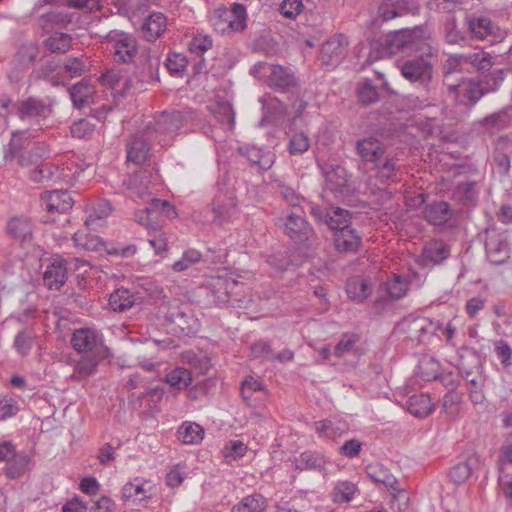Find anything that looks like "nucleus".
<instances>
[{
    "label": "nucleus",
    "instance_id": "f257e3e1",
    "mask_svg": "<svg viewBox=\"0 0 512 512\" xmlns=\"http://www.w3.org/2000/svg\"><path fill=\"white\" fill-rule=\"evenodd\" d=\"M403 53L413 58L400 66L402 76L411 83L427 86L433 78L432 58L437 49L424 34H379L370 41L368 60L375 62Z\"/></svg>",
    "mask_w": 512,
    "mask_h": 512
},
{
    "label": "nucleus",
    "instance_id": "f03ea898",
    "mask_svg": "<svg viewBox=\"0 0 512 512\" xmlns=\"http://www.w3.org/2000/svg\"><path fill=\"white\" fill-rule=\"evenodd\" d=\"M309 214L317 224H325L333 232L334 248L341 254H355L362 244V237L352 227V213L344 208L322 207L310 204Z\"/></svg>",
    "mask_w": 512,
    "mask_h": 512
},
{
    "label": "nucleus",
    "instance_id": "7ed1b4c3",
    "mask_svg": "<svg viewBox=\"0 0 512 512\" xmlns=\"http://www.w3.org/2000/svg\"><path fill=\"white\" fill-rule=\"evenodd\" d=\"M505 78L503 69H494L489 74L481 77H459V82L450 84L447 88L459 105L468 109L476 106L479 100L487 94L497 92Z\"/></svg>",
    "mask_w": 512,
    "mask_h": 512
},
{
    "label": "nucleus",
    "instance_id": "20e7f679",
    "mask_svg": "<svg viewBox=\"0 0 512 512\" xmlns=\"http://www.w3.org/2000/svg\"><path fill=\"white\" fill-rule=\"evenodd\" d=\"M266 84L276 92L287 94V98L294 110V120L302 116L308 106V102L303 99L300 80L291 67L273 64L267 75Z\"/></svg>",
    "mask_w": 512,
    "mask_h": 512
},
{
    "label": "nucleus",
    "instance_id": "39448f33",
    "mask_svg": "<svg viewBox=\"0 0 512 512\" xmlns=\"http://www.w3.org/2000/svg\"><path fill=\"white\" fill-rule=\"evenodd\" d=\"M186 112L179 110L163 111L153 122L145 125L146 133L161 146H167L174 139L176 132L188 121Z\"/></svg>",
    "mask_w": 512,
    "mask_h": 512
},
{
    "label": "nucleus",
    "instance_id": "423d86ee",
    "mask_svg": "<svg viewBox=\"0 0 512 512\" xmlns=\"http://www.w3.org/2000/svg\"><path fill=\"white\" fill-rule=\"evenodd\" d=\"M289 239L296 245L309 248L315 244L318 237L309 224L302 216L295 213H289L286 216L277 218L275 223Z\"/></svg>",
    "mask_w": 512,
    "mask_h": 512
},
{
    "label": "nucleus",
    "instance_id": "0eeeda50",
    "mask_svg": "<svg viewBox=\"0 0 512 512\" xmlns=\"http://www.w3.org/2000/svg\"><path fill=\"white\" fill-rule=\"evenodd\" d=\"M211 23L215 32H242L247 26V12L244 5L234 3L231 7L214 10Z\"/></svg>",
    "mask_w": 512,
    "mask_h": 512
},
{
    "label": "nucleus",
    "instance_id": "6e6552de",
    "mask_svg": "<svg viewBox=\"0 0 512 512\" xmlns=\"http://www.w3.org/2000/svg\"><path fill=\"white\" fill-rule=\"evenodd\" d=\"M483 236L487 260L493 265L506 263L511 254V247L506 231L492 226L485 229Z\"/></svg>",
    "mask_w": 512,
    "mask_h": 512
},
{
    "label": "nucleus",
    "instance_id": "1a4fd4ad",
    "mask_svg": "<svg viewBox=\"0 0 512 512\" xmlns=\"http://www.w3.org/2000/svg\"><path fill=\"white\" fill-rule=\"evenodd\" d=\"M73 240L77 246L82 247L87 251H105L107 255L111 256L128 258L133 256L137 251L136 246L133 244L119 247H108L101 237L90 233L76 232L73 236Z\"/></svg>",
    "mask_w": 512,
    "mask_h": 512
},
{
    "label": "nucleus",
    "instance_id": "9d476101",
    "mask_svg": "<svg viewBox=\"0 0 512 512\" xmlns=\"http://www.w3.org/2000/svg\"><path fill=\"white\" fill-rule=\"evenodd\" d=\"M240 288L239 282L232 278L217 277L210 282L207 297L217 306L234 305L240 301L237 297Z\"/></svg>",
    "mask_w": 512,
    "mask_h": 512
},
{
    "label": "nucleus",
    "instance_id": "9b49d317",
    "mask_svg": "<svg viewBox=\"0 0 512 512\" xmlns=\"http://www.w3.org/2000/svg\"><path fill=\"white\" fill-rule=\"evenodd\" d=\"M13 109L22 121L32 120L35 123L47 119L53 111L50 103L32 96L15 102Z\"/></svg>",
    "mask_w": 512,
    "mask_h": 512
},
{
    "label": "nucleus",
    "instance_id": "f8f14e48",
    "mask_svg": "<svg viewBox=\"0 0 512 512\" xmlns=\"http://www.w3.org/2000/svg\"><path fill=\"white\" fill-rule=\"evenodd\" d=\"M152 142L157 141L150 138L148 133H146L145 127L131 135L126 141L127 161L136 165L145 163L148 159Z\"/></svg>",
    "mask_w": 512,
    "mask_h": 512
},
{
    "label": "nucleus",
    "instance_id": "ddd939ff",
    "mask_svg": "<svg viewBox=\"0 0 512 512\" xmlns=\"http://www.w3.org/2000/svg\"><path fill=\"white\" fill-rule=\"evenodd\" d=\"M106 34L104 39L108 41L110 52L116 63H130L138 53V44L136 39L130 34H117V38H109Z\"/></svg>",
    "mask_w": 512,
    "mask_h": 512
},
{
    "label": "nucleus",
    "instance_id": "4468645a",
    "mask_svg": "<svg viewBox=\"0 0 512 512\" xmlns=\"http://www.w3.org/2000/svg\"><path fill=\"white\" fill-rule=\"evenodd\" d=\"M385 152L384 143L374 136L363 137L355 142V153L364 165H376Z\"/></svg>",
    "mask_w": 512,
    "mask_h": 512
},
{
    "label": "nucleus",
    "instance_id": "2eb2a0df",
    "mask_svg": "<svg viewBox=\"0 0 512 512\" xmlns=\"http://www.w3.org/2000/svg\"><path fill=\"white\" fill-rule=\"evenodd\" d=\"M348 45L345 34H333L321 46L320 59L323 65L335 66L345 55Z\"/></svg>",
    "mask_w": 512,
    "mask_h": 512
},
{
    "label": "nucleus",
    "instance_id": "dca6fc26",
    "mask_svg": "<svg viewBox=\"0 0 512 512\" xmlns=\"http://www.w3.org/2000/svg\"><path fill=\"white\" fill-rule=\"evenodd\" d=\"M34 224L32 220L24 215L13 216L8 219L5 232L13 241L24 245L33 240Z\"/></svg>",
    "mask_w": 512,
    "mask_h": 512
},
{
    "label": "nucleus",
    "instance_id": "f3484780",
    "mask_svg": "<svg viewBox=\"0 0 512 512\" xmlns=\"http://www.w3.org/2000/svg\"><path fill=\"white\" fill-rule=\"evenodd\" d=\"M457 354V367L461 378H468V376L483 373L482 359L477 350L462 346L458 349Z\"/></svg>",
    "mask_w": 512,
    "mask_h": 512
},
{
    "label": "nucleus",
    "instance_id": "a211bd4d",
    "mask_svg": "<svg viewBox=\"0 0 512 512\" xmlns=\"http://www.w3.org/2000/svg\"><path fill=\"white\" fill-rule=\"evenodd\" d=\"M67 279V261L60 256L53 258L43 273L44 286L49 290H59Z\"/></svg>",
    "mask_w": 512,
    "mask_h": 512
},
{
    "label": "nucleus",
    "instance_id": "6ab92c4d",
    "mask_svg": "<svg viewBox=\"0 0 512 512\" xmlns=\"http://www.w3.org/2000/svg\"><path fill=\"white\" fill-rule=\"evenodd\" d=\"M213 222L222 225L228 222L236 212L237 200L230 192H219L211 203Z\"/></svg>",
    "mask_w": 512,
    "mask_h": 512
},
{
    "label": "nucleus",
    "instance_id": "aec40b11",
    "mask_svg": "<svg viewBox=\"0 0 512 512\" xmlns=\"http://www.w3.org/2000/svg\"><path fill=\"white\" fill-rule=\"evenodd\" d=\"M127 189L130 197L148 203L153 194L151 174L147 170L134 173L127 182Z\"/></svg>",
    "mask_w": 512,
    "mask_h": 512
},
{
    "label": "nucleus",
    "instance_id": "412c9836",
    "mask_svg": "<svg viewBox=\"0 0 512 512\" xmlns=\"http://www.w3.org/2000/svg\"><path fill=\"white\" fill-rule=\"evenodd\" d=\"M74 16L75 14H68L63 9L56 8L40 16L39 26L43 32H58V30L69 29ZM74 29V26L70 27V30Z\"/></svg>",
    "mask_w": 512,
    "mask_h": 512
},
{
    "label": "nucleus",
    "instance_id": "4be33fe9",
    "mask_svg": "<svg viewBox=\"0 0 512 512\" xmlns=\"http://www.w3.org/2000/svg\"><path fill=\"white\" fill-rule=\"evenodd\" d=\"M478 124L488 133H497L509 128L512 124V104L506 105L500 110L486 115L478 121Z\"/></svg>",
    "mask_w": 512,
    "mask_h": 512
},
{
    "label": "nucleus",
    "instance_id": "5701e85b",
    "mask_svg": "<svg viewBox=\"0 0 512 512\" xmlns=\"http://www.w3.org/2000/svg\"><path fill=\"white\" fill-rule=\"evenodd\" d=\"M442 73L443 83L447 88H449V83L456 84L459 82V77L464 76L465 73H470L464 54L449 55L443 63Z\"/></svg>",
    "mask_w": 512,
    "mask_h": 512
},
{
    "label": "nucleus",
    "instance_id": "b1692460",
    "mask_svg": "<svg viewBox=\"0 0 512 512\" xmlns=\"http://www.w3.org/2000/svg\"><path fill=\"white\" fill-rule=\"evenodd\" d=\"M238 152L246 157L249 163L257 167L259 171L269 170L275 162V154L272 151L254 145L240 146Z\"/></svg>",
    "mask_w": 512,
    "mask_h": 512
},
{
    "label": "nucleus",
    "instance_id": "393cba45",
    "mask_svg": "<svg viewBox=\"0 0 512 512\" xmlns=\"http://www.w3.org/2000/svg\"><path fill=\"white\" fill-rule=\"evenodd\" d=\"M42 206L48 212L66 213L72 209L74 200L67 190H53L41 196Z\"/></svg>",
    "mask_w": 512,
    "mask_h": 512
},
{
    "label": "nucleus",
    "instance_id": "a878e982",
    "mask_svg": "<svg viewBox=\"0 0 512 512\" xmlns=\"http://www.w3.org/2000/svg\"><path fill=\"white\" fill-rule=\"evenodd\" d=\"M451 247L440 239H432L427 242L422 250V265H440L450 257Z\"/></svg>",
    "mask_w": 512,
    "mask_h": 512
},
{
    "label": "nucleus",
    "instance_id": "bb28decb",
    "mask_svg": "<svg viewBox=\"0 0 512 512\" xmlns=\"http://www.w3.org/2000/svg\"><path fill=\"white\" fill-rule=\"evenodd\" d=\"M423 219L433 226L445 225L453 216V210L446 201H433L424 206Z\"/></svg>",
    "mask_w": 512,
    "mask_h": 512
},
{
    "label": "nucleus",
    "instance_id": "cd10ccee",
    "mask_svg": "<svg viewBox=\"0 0 512 512\" xmlns=\"http://www.w3.org/2000/svg\"><path fill=\"white\" fill-rule=\"evenodd\" d=\"M326 185L331 192L341 197H348L353 191L345 168L339 165L332 166L326 172Z\"/></svg>",
    "mask_w": 512,
    "mask_h": 512
},
{
    "label": "nucleus",
    "instance_id": "c85d7f7f",
    "mask_svg": "<svg viewBox=\"0 0 512 512\" xmlns=\"http://www.w3.org/2000/svg\"><path fill=\"white\" fill-rule=\"evenodd\" d=\"M147 484L148 481L140 477H136L132 481L127 482L122 487V500L132 504H140L142 502L148 501L151 498V488L147 489Z\"/></svg>",
    "mask_w": 512,
    "mask_h": 512
},
{
    "label": "nucleus",
    "instance_id": "c756f323",
    "mask_svg": "<svg viewBox=\"0 0 512 512\" xmlns=\"http://www.w3.org/2000/svg\"><path fill=\"white\" fill-rule=\"evenodd\" d=\"M71 345L80 353H96L98 351L103 353V351H105L103 347H98V336L89 328L76 330L71 338Z\"/></svg>",
    "mask_w": 512,
    "mask_h": 512
},
{
    "label": "nucleus",
    "instance_id": "7c9ffc66",
    "mask_svg": "<svg viewBox=\"0 0 512 512\" xmlns=\"http://www.w3.org/2000/svg\"><path fill=\"white\" fill-rule=\"evenodd\" d=\"M31 457L24 451H17L6 464L4 474L8 479H19L30 470Z\"/></svg>",
    "mask_w": 512,
    "mask_h": 512
},
{
    "label": "nucleus",
    "instance_id": "2f4dec72",
    "mask_svg": "<svg viewBox=\"0 0 512 512\" xmlns=\"http://www.w3.org/2000/svg\"><path fill=\"white\" fill-rule=\"evenodd\" d=\"M70 98L78 109L92 102L95 89L87 79H82L69 88Z\"/></svg>",
    "mask_w": 512,
    "mask_h": 512
},
{
    "label": "nucleus",
    "instance_id": "473e14b6",
    "mask_svg": "<svg viewBox=\"0 0 512 512\" xmlns=\"http://www.w3.org/2000/svg\"><path fill=\"white\" fill-rule=\"evenodd\" d=\"M30 136L29 130L13 131L11 140L4 149V160L10 162L19 158V155L25 152L26 142Z\"/></svg>",
    "mask_w": 512,
    "mask_h": 512
},
{
    "label": "nucleus",
    "instance_id": "72a5a7b5",
    "mask_svg": "<svg viewBox=\"0 0 512 512\" xmlns=\"http://www.w3.org/2000/svg\"><path fill=\"white\" fill-rule=\"evenodd\" d=\"M346 293L356 303L364 302L372 293V285L363 277L350 278L346 283Z\"/></svg>",
    "mask_w": 512,
    "mask_h": 512
},
{
    "label": "nucleus",
    "instance_id": "f704fd0d",
    "mask_svg": "<svg viewBox=\"0 0 512 512\" xmlns=\"http://www.w3.org/2000/svg\"><path fill=\"white\" fill-rule=\"evenodd\" d=\"M326 459L324 455L317 451H304L295 458V468L297 470L321 471L324 469Z\"/></svg>",
    "mask_w": 512,
    "mask_h": 512
},
{
    "label": "nucleus",
    "instance_id": "c9c22d12",
    "mask_svg": "<svg viewBox=\"0 0 512 512\" xmlns=\"http://www.w3.org/2000/svg\"><path fill=\"white\" fill-rule=\"evenodd\" d=\"M477 463L478 457L476 455H471L464 461H460L452 466L448 475L455 484H463L469 479Z\"/></svg>",
    "mask_w": 512,
    "mask_h": 512
},
{
    "label": "nucleus",
    "instance_id": "e433bc0d",
    "mask_svg": "<svg viewBox=\"0 0 512 512\" xmlns=\"http://www.w3.org/2000/svg\"><path fill=\"white\" fill-rule=\"evenodd\" d=\"M406 407L409 413L417 418H425L434 410L431 399L427 394L412 395L407 400Z\"/></svg>",
    "mask_w": 512,
    "mask_h": 512
},
{
    "label": "nucleus",
    "instance_id": "4c0bfd02",
    "mask_svg": "<svg viewBox=\"0 0 512 512\" xmlns=\"http://www.w3.org/2000/svg\"><path fill=\"white\" fill-rule=\"evenodd\" d=\"M266 508V498L260 493H253L243 497L232 507L231 512H264Z\"/></svg>",
    "mask_w": 512,
    "mask_h": 512
},
{
    "label": "nucleus",
    "instance_id": "58836bf2",
    "mask_svg": "<svg viewBox=\"0 0 512 512\" xmlns=\"http://www.w3.org/2000/svg\"><path fill=\"white\" fill-rule=\"evenodd\" d=\"M315 430L320 437L336 439L348 430V426L345 421L325 419L315 422Z\"/></svg>",
    "mask_w": 512,
    "mask_h": 512
},
{
    "label": "nucleus",
    "instance_id": "ea45409f",
    "mask_svg": "<svg viewBox=\"0 0 512 512\" xmlns=\"http://www.w3.org/2000/svg\"><path fill=\"white\" fill-rule=\"evenodd\" d=\"M376 171V178L382 183L393 182L396 180V172L398 170L397 161L393 157H383L376 165H372Z\"/></svg>",
    "mask_w": 512,
    "mask_h": 512
},
{
    "label": "nucleus",
    "instance_id": "a19ab883",
    "mask_svg": "<svg viewBox=\"0 0 512 512\" xmlns=\"http://www.w3.org/2000/svg\"><path fill=\"white\" fill-rule=\"evenodd\" d=\"M48 154L49 151L46 144L43 142H37L34 144L33 148L19 155L17 162L21 167L36 166L42 162Z\"/></svg>",
    "mask_w": 512,
    "mask_h": 512
},
{
    "label": "nucleus",
    "instance_id": "79ce46f5",
    "mask_svg": "<svg viewBox=\"0 0 512 512\" xmlns=\"http://www.w3.org/2000/svg\"><path fill=\"white\" fill-rule=\"evenodd\" d=\"M366 473L369 478L375 483H382L386 487L396 489L398 486V480L396 477L389 473L388 469H386L381 464H370L366 467Z\"/></svg>",
    "mask_w": 512,
    "mask_h": 512
},
{
    "label": "nucleus",
    "instance_id": "37998d69",
    "mask_svg": "<svg viewBox=\"0 0 512 512\" xmlns=\"http://www.w3.org/2000/svg\"><path fill=\"white\" fill-rule=\"evenodd\" d=\"M106 357V351L83 356L75 366V372L82 377H89L97 371L99 362Z\"/></svg>",
    "mask_w": 512,
    "mask_h": 512
},
{
    "label": "nucleus",
    "instance_id": "c03bdc74",
    "mask_svg": "<svg viewBox=\"0 0 512 512\" xmlns=\"http://www.w3.org/2000/svg\"><path fill=\"white\" fill-rule=\"evenodd\" d=\"M134 304L135 297L128 289L118 288L109 297V305L115 312H125Z\"/></svg>",
    "mask_w": 512,
    "mask_h": 512
},
{
    "label": "nucleus",
    "instance_id": "a18cd8bd",
    "mask_svg": "<svg viewBox=\"0 0 512 512\" xmlns=\"http://www.w3.org/2000/svg\"><path fill=\"white\" fill-rule=\"evenodd\" d=\"M406 10V2L405 0H385L378 9V18L375 20V23L379 21H388L397 16L403 14Z\"/></svg>",
    "mask_w": 512,
    "mask_h": 512
},
{
    "label": "nucleus",
    "instance_id": "49530a36",
    "mask_svg": "<svg viewBox=\"0 0 512 512\" xmlns=\"http://www.w3.org/2000/svg\"><path fill=\"white\" fill-rule=\"evenodd\" d=\"M168 319L175 326V329H178L179 332L186 336L196 332V320L192 315L177 310L176 312H171Z\"/></svg>",
    "mask_w": 512,
    "mask_h": 512
},
{
    "label": "nucleus",
    "instance_id": "de8ad7c7",
    "mask_svg": "<svg viewBox=\"0 0 512 512\" xmlns=\"http://www.w3.org/2000/svg\"><path fill=\"white\" fill-rule=\"evenodd\" d=\"M149 204L152 212L157 218V222H159V228H161L162 224L165 220L175 217L177 215L176 210L171 203L166 200H161L155 197H152Z\"/></svg>",
    "mask_w": 512,
    "mask_h": 512
},
{
    "label": "nucleus",
    "instance_id": "09e8293b",
    "mask_svg": "<svg viewBox=\"0 0 512 512\" xmlns=\"http://www.w3.org/2000/svg\"><path fill=\"white\" fill-rule=\"evenodd\" d=\"M356 94L361 104L367 106L376 103L380 100L379 89L372 84V81L365 79L363 82L358 83Z\"/></svg>",
    "mask_w": 512,
    "mask_h": 512
},
{
    "label": "nucleus",
    "instance_id": "8fccbe9b",
    "mask_svg": "<svg viewBox=\"0 0 512 512\" xmlns=\"http://www.w3.org/2000/svg\"><path fill=\"white\" fill-rule=\"evenodd\" d=\"M455 196L463 206H474L478 199L475 182H461L455 188Z\"/></svg>",
    "mask_w": 512,
    "mask_h": 512
},
{
    "label": "nucleus",
    "instance_id": "3c124183",
    "mask_svg": "<svg viewBox=\"0 0 512 512\" xmlns=\"http://www.w3.org/2000/svg\"><path fill=\"white\" fill-rule=\"evenodd\" d=\"M178 434L184 444H197L204 437V429L199 424L184 422L179 428Z\"/></svg>",
    "mask_w": 512,
    "mask_h": 512
},
{
    "label": "nucleus",
    "instance_id": "603ef678",
    "mask_svg": "<svg viewBox=\"0 0 512 512\" xmlns=\"http://www.w3.org/2000/svg\"><path fill=\"white\" fill-rule=\"evenodd\" d=\"M467 384L470 400L474 404H480L484 401L485 396L483 393V387L485 384V377L483 373L475 374V376H468V378H462Z\"/></svg>",
    "mask_w": 512,
    "mask_h": 512
},
{
    "label": "nucleus",
    "instance_id": "864d4df0",
    "mask_svg": "<svg viewBox=\"0 0 512 512\" xmlns=\"http://www.w3.org/2000/svg\"><path fill=\"white\" fill-rule=\"evenodd\" d=\"M44 45L51 53L64 54L72 47V37L70 34H51Z\"/></svg>",
    "mask_w": 512,
    "mask_h": 512
},
{
    "label": "nucleus",
    "instance_id": "5fc2aeb1",
    "mask_svg": "<svg viewBox=\"0 0 512 512\" xmlns=\"http://www.w3.org/2000/svg\"><path fill=\"white\" fill-rule=\"evenodd\" d=\"M468 68L479 72L489 71L492 67V57L482 50L474 53L464 54Z\"/></svg>",
    "mask_w": 512,
    "mask_h": 512
},
{
    "label": "nucleus",
    "instance_id": "6e6d98bb",
    "mask_svg": "<svg viewBox=\"0 0 512 512\" xmlns=\"http://www.w3.org/2000/svg\"><path fill=\"white\" fill-rule=\"evenodd\" d=\"M57 171V166H55L51 162L43 160L38 165L34 166L33 169L30 170L29 178L31 181L39 183L45 180L52 179Z\"/></svg>",
    "mask_w": 512,
    "mask_h": 512
},
{
    "label": "nucleus",
    "instance_id": "4d7b16f0",
    "mask_svg": "<svg viewBox=\"0 0 512 512\" xmlns=\"http://www.w3.org/2000/svg\"><path fill=\"white\" fill-rule=\"evenodd\" d=\"M63 69L70 78L80 77L89 71V67L83 56H69L65 58L63 62Z\"/></svg>",
    "mask_w": 512,
    "mask_h": 512
},
{
    "label": "nucleus",
    "instance_id": "13d9d810",
    "mask_svg": "<svg viewBox=\"0 0 512 512\" xmlns=\"http://www.w3.org/2000/svg\"><path fill=\"white\" fill-rule=\"evenodd\" d=\"M357 491V486L350 481H340L333 489V501L336 503H348L352 501Z\"/></svg>",
    "mask_w": 512,
    "mask_h": 512
},
{
    "label": "nucleus",
    "instance_id": "bf43d9fd",
    "mask_svg": "<svg viewBox=\"0 0 512 512\" xmlns=\"http://www.w3.org/2000/svg\"><path fill=\"white\" fill-rule=\"evenodd\" d=\"M213 115L220 124L226 125L229 130L234 129L235 112L230 103L222 102L217 104L213 110Z\"/></svg>",
    "mask_w": 512,
    "mask_h": 512
},
{
    "label": "nucleus",
    "instance_id": "052dcab7",
    "mask_svg": "<svg viewBox=\"0 0 512 512\" xmlns=\"http://www.w3.org/2000/svg\"><path fill=\"white\" fill-rule=\"evenodd\" d=\"M166 381L178 390L186 388L192 381L191 372L183 367H178L166 375Z\"/></svg>",
    "mask_w": 512,
    "mask_h": 512
},
{
    "label": "nucleus",
    "instance_id": "680f3d73",
    "mask_svg": "<svg viewBox=\"0 0 512 512\" xmlns=\"http://www.w3.org/2000/svg\"><path fill=\"white\" fill-rule=\"evenodd\" d=\"M263 108L265 110V117L270 122L283 120L287 115L286 106L277 98L271 99Z\"/></svg>",
    "mask_w": 512,
    "mask_h": 512
},
{
    "label": "nucleus",
    "instance_id": "e2e57ef3",
    "mask_svg": "<svg viewBox=\"0 0 512 512\" xmlns=\"http://www.w3.org/2000/svg\"><path fill=\"white\" fill-rule=\"evenodd\" d=\"M419 376L425 381L438 379L440 363L434 358H424L418 365Z\"/></svg>",
    "mask_w": 512,
    "mask_h": 512
},
{
    "label": "nucleus",
    "instance_id": "0e129e2a",
    "mask_svg": "<svg viewBox=\"0 0 512 512\" xmlns=\"http://www.w3.org/2000/svg\"><path fill=\"white\" fill-rule=\"evenodd\" d=\"M213 41L208 34H195L188 43L190 53L201 57L206 51L212 48Z\"/></svg>",
    "mask_w": 512,
    "mask_h": 512
},
{
    "label": "nucleus",
    "instance_id": "69168bd1",
    "mask_svg": "<svg viewBox=\"0 0 512 512\" xmlns=\"http://www.w3.org/2000/svg\"><path fill=\"white\" fill-rule=\"evenodd\" d=\"M409 289V282L400 275H394L393 279L387 282V293L392 299L403 298Z\"/></svg>",
    "mask_w": 512,
    "mask_h": 512
},
{
    "label": "nucleus",
    "instance_id": "338daca9",
    "mask_svg": "<svg viewBox=\"0 0 512 512\" xmlns=\"http://www.w3.org/2000/svg\"><path fill=\"white\" fill-rule=\"evenodd\" d=\"M188 60L182 53H169L166 59V67L173 76H181L187 67Z\"/></svg>",
    "mask_w": 512,
    "mask_h": 512
},
{
    "label": "nucleus",
    "instance_id": "774afa93",
    "mask_svg": "<svg viewBox=\"0 0 512 512\" xmlns=\"http://www.w3.org/2000/svg\"><path fill=\"white\" fill-rule=\"evenodd\" d=\"M390 509L393 512H402L406 510L409 506V495L405 489L399 488L390 493V501H389Z\"/></svg>",
    "mask_w": 512,
    "mask_h": 512
}]
</instances>
